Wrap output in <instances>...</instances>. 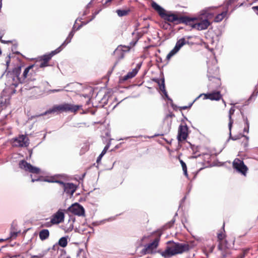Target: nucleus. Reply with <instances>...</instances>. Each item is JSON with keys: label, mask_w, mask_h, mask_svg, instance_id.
<instances>
[{"label": "nucleus", "mask_w": 258, "mask_h": 258, "mask_svg": "<svg viewBox=\"0 0 258 258\" xmlns=\"http://www.w3.org/2000/svg\"><path fill=\"white\" fill-rule=\"evenodd\" d=\"M34 66V65H30L25 68L21 77L19 76L21 72V66H17L14 68L12 71L8 72L7 74V85L12 89H14L13 93H15V88L20 83L23 84V88L25 90H30L34 88L39 89L35 76H33L31 73H29Z\"/></svg>", "instance_id": "obj_1"}, {"label": "nucleus", "mask_w": 258, "mask_h": 258, "mask_svg": "<svg viewBox=\"0 0 258 258\" xmlns=\"http://www.w3.org/2000/svg\"><path fill=\"white\" fill-rule=\"evenodd\" d=\"M168 243L170 245L167 246L165 250L160 252L161 255L165 258L182 253L188 251L190 249V246L187 243L174 242L171 241H168Z\"/></svg>", "instance_id": "obj_2"}, {"label": "nucleus", "mask_w": 258, "mask_h": 258, "mask_svg": "<svg viewBox=\"0 0 258 258\" xmlns=\"http://www.w3.org/2000/svg\"><path fill=\"white\" fill-rule=\"evenodd\" d=\"M82 108L81 105H73L69 103H63L60 105H54L51 108L42 114V115L52 113H60L63 112H71L76 113Z\"/></svg>", "instance_id": "obj_3"}, {"label": "nucleus", "mask_w": 258, "mask_h": 258, "mask_svg": "<svg viewBox=\"0 0 258 258\" xmlns=\"http://www.w3.org/2000/svg\"><path fill=\"white\" fill-rule=\"evenodd\" d=\"M160 241V237L156 238L151 243H150L145 246L141 253L142 255H145L148 253H153L154 249H156Z\"/></svg>", "instance_id": "obj_4"}, {"label": "nucleus", "mask_w": 258, "mask_h": 258, "mask_svg": "<svg viewBox=\"0 0 258 258\" xmlns=\"http://www.w3.org/2000/svg\"><path fill=\"white\" fill-rule=\"evenodd\" d=\"M19 167L20 168L32 173L38 174L40 172V169L39 168L32 166L25 160H22L20 162Z\"/></svg>", "instance_id": "obj_5"}, {"label": "nucleus", "mask_w": 258, "mask_h": 258, "mask_svg": "<svg viewBox=\"0 0 258 258\" xmlns=\"http://www.w3.org/2000/svg\"><path fill=\"white\" fill-rule=\"evenodd\" d=\"M13 146L15 147H28L29 146V139L25 135H20L18 137L13 139Z\"/></svg>", "instance_id": "obj_6"}, {"label": "nucleus", "mask_w": 258, "mask_h": 258, "mask_svg": "<svg viewBox=\"0 0 258 258\" xmlns=\"http://www.w3.org/2000/svg\"><path fill=\"white\" fill-rule=\"evenodd\" d=\"M233 166L234 169L243 175H245L247 171V168L244 165L243 161L238 158H236L233 161Z\"/></svg>", "instance_id": "obj_7"}, {"label": "nucleus", "mask_w": 258, "mask_h": 258, "mask_svg": "<svg viewBox=\"0 0 258 258\" xmlns=\"http://www.w3.org/2000/svg\"><path fill=\"white\" fill-rule=\"evenodd\" d=\"M69 210L72 213L79 216H85V210L83 206L78 203L72 205L69 208Z\"/></svg>", "instance_id": "obj_8"}, {"label": "nucleus", "mask_w": 258, "mask_h": 258, "mask_svg": "<svg viewBox=\"0 0 258 258\" xmlns=\"http://www.w3.org/2000/svg\"><path fill=\"white\" fill-rule=\"evenodd\" d=\"M181 21L179 23L185 24L186 25L190 26L192 28L196 29L198 18L197 17H189L188 16H181Z\"/></svg>", "instance_id": "obj_9"}, {"label": "nucleus", "mask_w": 258, "mask_h": 258, "mask_svg": "<svg viewBox=\"0 0 258 258\" xmlns=\"http://www.w3.org/2000/svg\"><path fill=\"white\" fill-rule=\"evenodd\" d=\"M188 136V127L186 125H180L178 131L177 140L178 141H184Z\"/></svg>", "instance_id": "obj_10"}, {"label": "nucleus", "mask_w": 258, "mask_h": 258, "mask_svg": "<svg viewBox=\"0 0 258 258\" xmlns=\"http://www.w3.org/2000/svg\"><path fill=\"white\" fill-rule=\"evenodd\" d=\"M163 18L169 22L174 23L176 24H181L179 23L181 21V17H178L175 14L171 12L166 13Z\"/></svg>", "instance_id": "obj_11"}, {"label": "nucleus", "mask_w": 258, "mask_h": 258, "mask_svg": "<svg viewBox=\"0 0 258 258\" xmlns=\"http://www.w3.org/2000/svg\"><path fill=\"white\" fill-rule=\"evenodd\" d=\"M215 9H216V7H214L206 8L200 12V16H203L205 19L208 20L214 16V14L212 12V10Z\"/></svg>", "instance_id": "obj_12"}, {"label": "nucleus", "mask_w": 258, "mask_h": 258, "mask_svg": "<svg viewBox=\"0 0 258 258\" xmlns=\"http://www.w3.org/2000/svg\"><path fill=\"white\" fill-rule=\"evenodd\" d=\"M235 107L233 106L229 110L228 112V118H229V123H228V128L229 130V135L230 138L232 140H236L237 139L231 137V130L232 127V125L233 123V119L232 118V115L234 113L235 111Z\"/></svg>", "instance_id": "obj_13"}, {"label": "nucleus", "mask_w": 258, "mask_h": 258, "mask_svg": "<svg viewBox=\"0 0 258 258\" xmlns=\"http://www.w3.org/2000/svg\"><path fill=\"white\" fill-rule=\"evenodd\" d=\"M209 81V87L212 89H217L221 85L220 79L217 77L211 76L210 75H208Z\"/></svg>", "instance_id": "obj_14"}, {"label": "nucleus", "mask_w": 258, "mask_h": 258, "mask_svg": "<svg viewBox=\"0 0 258 258\" xmlns=\"http://www.w3.org/2000/svg\"><path fill=\"white\" fill-rule=\"evenodd\" d=\"M77 187L73 183H67L63 188V192L67 194L72 196L76 190Z\"/></svg>", "instance_id": "obj_15"}, {"label": "nucleus", "mask_w": 258, "mask_h": 258, "mask_svg": "<svg viewBox=\"0 0 258 258\" xmlns=\"http://www.w3.org/2000/svg\"><path fill=\"white\" fill-rule=\"evenodd\" d=\"M64 219V214L62 212L58 211L52 216L51 223L57 224L61 222Z\"/></svg>", "instance_id": "obj_16"}, {"label": "nucleus", "mask_w": 258, "mask_h": 258, "mask_svg": "<svg viewBox=\"0 0 258 258\" xmlns=\"http://www.w3.org/2000/svg\"><path fill=\"white\" fill-rule=\"evenodd\" d=\"M210 25V22L207 19H204L200 22L197 21L196 25V29L199 31L207 29Z\"/></svg>", "instance_id": "obj_17"}, {"label": "nucleus", "mask_w": 258, "mask_h": 258, "mask_svg": "<svg viewBox=\"0 0 258 258\" xmlns=\"http://www.w3.org/2000/svg\"><path fill=\"white\" fill-rule=\"evenodd\" d=\"M205 98L211 100H219L222 98V95L219 91L213 92L204 94Z\"/></svg>", "instance_id": "obj_18"}, {"label": "nucleus", "mask_w": 258, "mask_h": 258, "mask_svg": "<svg viewBox=\"0 0 258 258\" xmlns=\"http://www.w3.org/2000/svg\"><path fill=\"white\" fill-rule=\"evenodd\" d=\"M63 177V175L59 174L51 177L50 179H47L45 181L48 182H55L59 183L62 186V188H63L64 185H66L67 183H64L63 181L61 180V179Z\"/></svg>", "instance_id": "obj_19"}, {"label": "nucleus", "mask_w": 258, "mask_h": 258, "mask_svg": "<svg viewBox=\"0 0 258 258\" xmlns=\"http://www.w3.org/2000/svg\"><path fill=\"white\" fill-rule=\"evenodd\" d=\"M63 177V175L59 174L51 177L50 179H47L45 181L48 182H55L59 183L62 186V188H63L64 185H66L67 183H64L63 181L61 180V179Z\"/></svg>", "instance_id": "obj_20"}, {"label": "nucleus", "mask_w": 258, "mask_h": 258, "mask_svg": "<svg viewBox=\"0 0 258 258\" xmlns=\"http://www.w3.org/2000/svg\"><path fill=\"white\" fill-rule=\"evenodd\" d=\"M153 81L158 84L160 90L163 93L165 97H167L168 99L169 100L170 99L168 98L167 92L165 90L164 79L162 78L161 80H159L158 79H155L153 80Z\"/></svg>", "instance_id": "obj_21"}, {"label": "nucleus", "mask_w": 258, "mask_h": 258, "mask_svg": "<svg viewBox=\"0 0 258 258\" xmlns=\"http://www.w3.org/2000/svg\"><path fill=\"white\" fill-rule=\"evenodd\" d=\"M61 50L62 48H61V47H59L55 50L51 51V53L43 55L41 57L40 59H41L42 60H44L45 61V62H48V61L54 55L59 53L60 51H61Z\"/></svg>", "instance_id": "obj_22"}, {"label": "nucleus", "mask_w": 258, "mask_h": 258, "mask_svg": "<svg viewBox=\"0 0 258 258\" xmlns=\"http://www.w3.org/2000/svg\"><path fill=\"white\" fill-rule=\"evenodd\" d=\"M49 231L48 229H42L39 233V237L41 240L43 241L48 238Z\"/></svg>", "instance_id": "obj_23"}, {"label": "nucleus", "mask_w": 258, "mask_h": 258, "mask_svg": "<svg viewBox=\"0 0 258 258\" xmlns=\"http://www.w3.org/2000/svg\"><path fill=\"white\" fill-rule=\"evenodd\" d=\"M152 7L157 11L159 15L161 17H163L164 15L166 13L164 9H163L162 7H161L159 5H158L156 3L154 2L152 3Z\"/></svg>", "instance_id": "obj_24"}, {"label": "nucleus", "mask_w": 258, "mask_h": 258, "mask_svg": "<svg viewBox=\"0 0 258 258\" xmlns=\"http://www.w3.org/2000/svg\"><path fill=\"white\" fill-rule=\"evenodd\" d=\"M241 114L242 115L243 120L244 122V127L243 128V132L248 133L249 129V122L248 120L247 116L244 115V113L242 111H240Z\"/></svg>", "instance_id": "obj_25"}, {"label": "nucleus", "mask_w": 258, "mask_h": 258, "mask_svg": "<svg viewBox=\"0 0 258 258\" xmlns=\"http://www.w3.org/2000/svg\"><path fill=\"white\" fill-rule=\"evenodd\" d=\"M113 55L115 56L116 59L120 60L124 57V51L118 47L114 51Z\"/></svg>", "instance_id": "obj_26"}, {"label": "nucleus", "mask_w": 258, "mask_h": 258, "mask_svg": "<svg viewBox=\"0 0 258 258\" xmlns=\"http://www.w3.org/2000/svg\"><path fill=\"white\" fill-rule=\"evenodd\" d=\"M75 32L74 30H72L69 33L68 37L66 39V40L63 42V43L59 46L62 48V49L68 44L69 43L73 37L74 35Z\"/></svg>", "instance_id": "obj_27"}, {"label": "nucleus", "mask_w": 258, "mask_h": 258, "mask_svg": "<svg viewBox=\"0 0 258 258\" xmlns=\"http://www.w3.org/2000/svg\"><path fill=\"white\" fill-rule=\"evenodd\" d=\"M68 238L69 237L68 236L61 237L59 239L57 244L62 247H66L68 245Z\"/></svg>", "instance_id": "obj_28"}, {"label": "nucleus", "mask_w": 258, "mask_h": 258, "mask_svg": "<svg viewBox=\"0 0 258 258\" xmlns=\"http://www.w3.org/2000/svg\"><path fill=\"white\" fill-rule=\"evenodd\" d=\"M20 232V230L18 231L15 226L12 225L11 228L10 238L11 239H15L17 237L18 234Z\"/></svg>", "instance_id": "obj_29"}, {"label": "nucleus", "mask_w": 258, "mask_h": 258, "mask_svg": "<svg viewBox=\"0 0 258 258\" xmlns=\"http://www.w3.org/2000/svg\"><path fill=\"white\" fill-rule=\"evenodd\" d=\"M130 12H131V10L129 8L126 9H123V10L118 9V10H117L116 11L117 15L119 17H123V16H127V15H128V14L130 13Z\"/></svg>", "instance_id": "obj_30"}, {"label": "nucleus", "mask_w": 258, "mask_h": 258, "mask_svg": "<svg viewBox=\"0 0 258 258\" xmlns=\"http://www.w3.org/2000/svg\"><path fill=\"white\" fill-rule=\"evenodd\" d=\"M227 11H224L220 14H218L215 18L214 21L215 22H220L226 17Z\"/></svg>", "instance_id": "obj_31"}, {"label": "nucleus", "mask_w": 258, "mask_h": 258, "mask_svg": "<svg viewBox=\"0 0 258 258\" xmlns=\"http://www.w3.org/2000/svg\"><path fill=\"white\" fill-rule=\"evenodd\" d=\"M186 43V40L184 38H182L178 40L175 44V47H176L179 50L180 48Z\"/></svg>", "instance_id": "obj_32"}, {"label": "nucleus", "mask_w": 258, "mask_h": 258, "mask_svg": "<svg viewBox=\"0 0 258 258\" xmlns=\"http://www.w3.org/2000/svg\"><path fill=\"white\" fill-rule=\"evenodd\" d=\"M218 249L221 251V254L223 257H225L227 256V252H226V248L224 247L221 242H219L218 245Z\"/></svg>", "instance_id": "obj_33"}, {"label": "nucleus", "mask_w": 258, "mask_h": 258, "mask_svg": "<svg viewBox=\"0 0 258 258\" xmlns=\"http://www.w3.org/2000/svg\"><path fill=\"white\" fill-rule=\"evenodd\" d=\"M179 51V50L175 47H174L173 48V49H172L170 52L169 53L167 54V56H166V58L167 59H170V58L173 56L174 54H175L178 51Z\"/></svg>", "instance_id": "obj_34"}, {"label": "nucleus", "mask_w": 258, "mask_h": 258, "mask_svg": "<svg viewBox=\"0 0 258 258\" xmlns=\"http://www.w3.org/2000/svg\"><path fill=\"white\" fill-rule=\"evenodd\" d=\"M10 103V100L5 99V101H0V111L5 108Z\"/></svg>", "instance_id": "obj_35"}, {"label": "nucleus", "mask_w": 258, "mask_h": 258, "mask_svg": "<svg viewBox=\"0 0 258 258\" xmlns=\"http://www.w3.org/2000/svg\"><path fill=\"white\" fill-rule=\"evenodd\" d=\"M138 71L139 69L135 68L133 69L132 72H128L127 73V75H129L131 78H133L137 74Z\"/></svg>", "instance_id": "obj_36"}, {"label": "nucleus", "mask_w": 258, "mask_h": 258, "mask_svg": "<svg viewBox=\"0 0 258 258\" xmlns=\"http://www.w3.org/2000/svg\"><path fill=\"white\" fill-rule=\"evenodd\" d=\"M180 164L181 165V166H182V170H183V172H184V174L185 176H187V167H186V164L182 160H180Z\"/></svg>", "instance_id": "obj_37"}, {"label": "nucleus", "mask_w": 258, "mask_h": 258, "mask_svg": "<svg viewBox=\"0 0 258 258\" xmlns=\"http://www.w3.org/2000/svg\"><path fill=\"white\" fill-rule=\"evenodd\" d=\"M214 248H215V245H213L209 247L208 250L207 249H205L204 250V253L208 256L209 253H212L213 251Z\"/></svg>", "instance_id": "obj_38"}, {"label": "nucleus", "mask_w": 258, "mask_h": 258, "mask_svg": "<svg viewBox=\"0 0 258 258\" xmlns=\"http://www.w3.org/2000/svg\"><path fill=\"white\" fill-rule=\"evenodd\" d=\"M52 225H54L53 223H51V220L50 221L42 223L41 225L42 227H50Z\"/></svg>", "instance_id": "obj_39"}, {"label": "nucleus", "mask_w": 258, "mask_h": 258, "mask_svg": "<svg viewBox=\"0 0 258 258\" xmlns=\"http://www.w3.org/2000/svg\"><path fill=\"white\" fill-rule=\"evenodd\" d=\"M48 62H45L44 60H42L40 59L39 67L40 68H44L48 66Z\"/></svg>", "instance_id": "obj_40"}, {"label": "nucleus", "mask_w": 258, "mask_h": 258, "mask_svg": "<svg viewBox=\"0 0 258 258\" xmlns=\"http://www.w3.org/2000/svg\"><path fill=\"white\" fill-rule=\"evenodd\" d=\"M225 235L222 233H219L217 235V238L219 242H221V241L225 238Z\"/></svg>", "instance_id": "obj_41"}, {"label": "nucleus", "mask_w": 258, "mask_h": 258, "mask_svg": "<svg viewBox=\"0 0 258 258\" xmlns=\"http://www.w3.org/2000/svg\"><path fill=\"white\" fill-rule=\"evenodd\" d=\"M10 55H11V54L10 53L6 58L7 70L8 69L9 64L10 63V61H11V56Z\"/></svg>", "instance_id": "obj_42"}, {"label": "nucleus", "mask_w": 258, "mask_h": 258, "mask_svg": "<svg viewBox=\"0 0 258 258\" xmlns=\"http://www.w3.org/2000/svg\"><path fill=\"white\" fill-rule=\"evenodd\" d=\"M110 147V144L109 143H108L104 147V148L103 149V150H102V152L101 153L102 155H104L107 151L108 150L109 148Z\"/></svg>", "instance_id": "obj_43"}, {"label": "nucleus", "mask_w": 258, "mask_h": 258, "mask_svg": "<svg viewBox=\"0 0 258 258\" xmlns=\"http://www.w3.org/2000/svg\"><path fill=\"white\" fill-rule=\"evenodd\" d=\"M46 251H43L42 252L40 253L37 255H35V256L36 257V258H42L46 254Z\"/></svg>", "instance_id": "obj_44"}, {"label": "nucleus", "mask_w": 258, "mask_h": 258, "mask_svg": "<svg viewBox=\"0 0 258 258\" xmlns=\"http://www.w3.org/2000/svg\"><path fill=\"white\" fill-rule=\"evenodd\" d=\"M195 101H194L192 103H191L188 106H181L180 107V109L181 110H185V109H187L188 108H189L191 107V106L192 105L194 102Z\"/></svg>", "instance_id": "obj_45"}, {"label": "nucleus", "mask_w": 258, "mask_h": 258, "mask_svg": "<svg viewBox=\"0 0 258 258\" xmlns=\"http://www.w3.org/2000/svg\"><path fill=\"white\" fill-rule=\"evenodd\" d=\"M112 1L113 0H106L104 4H103V7L105 8L108 7L110 5Z\"/></svg>", "instance_id": "obj_46"}, {"label": "nucleus", "mask_w": 258, "mask_h": 258, "mask_svg": "<svg viewBox=\"0 0 258 258\" xmlns=\"http://www.w3.org/2000/svg\"><path fill=\"white\" fill-rule=\"evenodd\" d=\"M2 37H3V35H1L0 36V41L2 43H4V44H8V43H10L12 42V41H10V40L6 41L4 40H2Z\"/></svg>", "instance_id": "obj_47"}, {"label": "nucleus", "mask_w": 258, "mask_h": 258, "mask_svg": "<svg viewBox=\"0 0 258 258\" xmlns=\"http://www.w3.org/2000/svg\"><path fill=\"white\" fill-rule=\"evenodd\" d=\"M63 90L62 89H53V90H50L49 91L51 93H54V92H58L62 91Z\"/></svg>", "instance_id": "obj_48"}, {"label": "nucleus", "mask_w": 258, "mask_h": 258, "mask_svg": "<svg viewBox=\"0 0 258 258\" xmlns=\"http://www.w3.org/2000/svg\"><path fill=\"white\" fill-rule=\"evenodd\" d=\"M104 155H102L101 153L99 155V156L97 157V160H96V162L97 163H99V162L101 161V158Z\"/></svg>", "instance_id": "obj_49"}, {"label": "nucleus", "mask_w": 258, "mask_h": 258, "mask_svg": "<svg viewBox=\"0 0 258 258\" xmlns=\"http://www.w3.org/2000/svg\"><path fill=\"white\" fill-rule=\"evenodd\" d=\"M129 79H131V78H130L129 75H128L127 74L126 75H125V76H124L123 77L122 80L123 81H126V80H127Z\"/></svg>", "instance_id": "obj_50"}, {"label": "nucleus", "mask_w": 258, "mask_h": 258, "mask_svg": "<svg viewBox=\"0 0 258 258\" xmlns=\"http://www.w3.org/2000/svg\"><path fill=\"white\" fill-rule=\"evenodd\" d=\"M249 249H250V248H248L244 249L243 250V256H245V255L248 253Z\"/></svg>", "instance_id": "obj_51"}, {"label": "nucleus", "mask_w": 258, "mask_h": 258, "mask_svg": "<svg viewBox=\"0 0 258 258\" xmlns=\"http://www.w3.org/2000/svg\"><path fill=\"white\" fill-rule=\"evenodd\" d=\"M191 148L193 151V153L194 154H196L197 152V147H196L194 146H192Z\"/></svg>", "instance_id": "obj_52"}, {"label": "nucleus", "mask_w": 258, "mask_h": 258, "mask_svg": "<svg viewBox=\"0 0 258 258\" xmlns=\"http://www.w3.org/2000/svg\"><path fill=\"white\" fill-rule=\"evenodd\" d=\"M81 26H82L81 25H80L78 26V27L77 29H76V28L75 27V25H74L72 30H74V32L75 33L76 31L79 30L81 27Z\"/></svg>", "instance_id": "obj_53"}, {"label": "nucleus", "mask_w": 258, "mask_h": 258, "mask_svg": "<svg viewBox=\"0 0 258 258\" xmlns=\"http://www.w3.org/2000/svg\"><path fill=\"white\" fill-rule=\"evenodd\" d=\"M39 180V178H37V179H34V178H32V182H34V181H38Z\"/></svg>", "instance_id": "obj_54"}, {"label": "nucleus", "mask_w": 258, "mask_h": 258, "mask_svg": "<svg viewBox=\"0 0 258 258\" xmlns=\"http://www.w3.org/2000/svg\"><path fill=\"white\" fill-rule=\"evenodd\" d=\"M174 222V220H173L170 223V226L172 225Z\"/></svg>", "instance_id": "obj_55"}, {"label": "nucleus", "mask_w": 258, "mask_h": 258, "mask_svg": "<svg viewBox=\"0 0 258 258\" xmlns=\"http://www.w3.org/2000/svg\"><path fill=\"white\" fill-rule=\"evenodd\" d=\"M200 154L196 155L195 156H194V158H197L198 157L200 156Z\"/></svg>", "instance_id": "obj_56"}, {"label": "nucleus", "mask_w": 258, "mask_h": 258, "mask_svg": "<svg viewBox=\"0 0 258 258\" xmlns=\"http://www.w3.org/2000/svg\"><path fill=\"white\" fill-rule=\"evenodd\" d=\"M163 136V134H161V135L157 134V135H154L155 137H157V136Z\"/></svg>", "instance_id": "obj_57"}, {"label": "nucleus", "mask_w": 258, "mask_h": 258, "mask_svg": "<svg viewBox=\"0 0 258 258\" xmlns=\"http://www.w3.org/2000/svg\"><path fill=\"white\" fill-rule=\"evenodd\" d=\"M253 9H256V10H257V11H258V6H256V7H253Z\"/></svg>", "instance_id": "obj_58"}, {"label": "nucleus", "mask_w": 258, "mask_h": 258, "mask_svg": "<svg viewBox=\"0 0 258 258\" xmlns=\"http://www.w3.org/2000/svg\"><path fill=\"white\" fill-rule=\"evenodd\" d=\"M208 73L209 74H210L211 73L210 70L209 69L208 70Z\"/></svg>", "instance_id": "obj_59"}, {"label": "nucleus", "mask_w": 258, "mask_h": 258, "mask_svg": "<svg viewBox=\"0 0 258 258\" xmlns=\"http://www.w3.org/2000/svg\"><path fill=\"white\" fill-rule=\"evenodd\" d=\"M2 0H0V7H1L2 6Z\"/></svg>", "instance_id": "obj_60"}, {"label": "nucleus", "mask_w": 258, "mask_h": 258, "mask_svg": "<svg viewBox=\"0 0 258 258\" xmlns=\"http://www.w3.org/2000/svg\"><path fill=\"white\" fill-rule=\"evenodd\" d=\"M244 257V256H243V254H242V255H241L240 256V257L239 258H242V257Z\"/></svg>", "instance_id": "obj_61"}, {"label": "nucleus", "mask_w": 258, "mask_h": 258, "mask_svg": "<svg viewBox=\"0 0 258 258\" xmlns=\"http://www.w3.org/2000/svg\"><path fill=\"white\" fill-rule=\"evenodd\" d=\"M243 137H245L247 139H248V137H246L245 136H244V135H243Z\"/></svg>", "instance_id": "obj_62"}, {"label": "nucleus", "mask_w": 258, "mask_h": 258, "mask_svg": "<svg viewBox=\"0 0 258 258\" xmlns=\"http://www.w3.org/2000/svg\"><path fill=\"white\" fill-rule=\"evenodd\" d=\"M164 140L166 142V143H169V142L165 139H164Z\"/></svg>", "instance_id": "obj_63"}, {"label": "nucleus", "mask_w": 258, "mask_h": 258, "mask_svg": "<svg viewBox=\"0 0 258 258\" xmlns=\"http://www.w3.org/2000/svg\"><path fill=\"white\" fill-rule=\"evenodd\" d=\"M4 241V239H0V241Z\"/></svg>", "instance_id": "obj_64"}]
</instances>
